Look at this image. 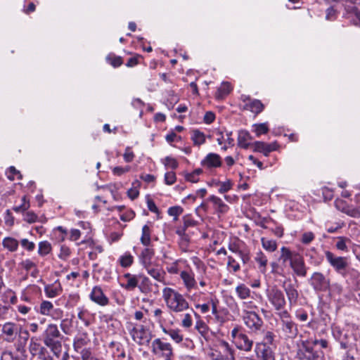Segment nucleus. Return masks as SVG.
<instances>
[{
    "instance_id": "1",
    "label": "nucleus",
    "mask_w": 360,
    "mask_h": 360,
    "mask_svg": "<svg viewBox=\"0 0 360 360\" xmlns=\"http://www.w3.org/2000/svg\"><path fill=\"white\" fill-rule=\"evenodd\" d=\"M41 336L44 344L50 348L54 354L58 356L62 349L63 335L59 331L58 326L53 323L49 324Z\"/></svg>"
},
{
    "instance_id": "2",
    "label": "nucleus",
    "mask_w": 360,
    "mask_h": 360,
    "mask_svg": "<svg viewBox=\"0 0 360 360\" xmlns=\"http://www.w3.org/2000/svg\"><path fill=\"white\" fill-rule=\"evenodd\" d=\"M326 258L330 265L335 269V271L346 278L349 275L352 278H358L360 276V274L354 270V269L347 270L348 266L347 259L344 257L335 256L333 252L330 251L325 252Z\"/></svg>"
},
{
    "instance_id": "3",
    "label": "nucleus",
    "mask_w": 360,
    "mask_h": 360,
    "mask_svg": "<svg viewBox=\"0 0 360 360\" xmlns=\"http://www.w3.org/2000/svg\"><path fill=\"white\" fill-rule=\"evenodd\" d=\"M163 298L167 306L175 312L183 311L188 308V302L182 295L172 288H165L162 291Z\"/></svg>"
},
{
    "instance_id": "4",
    "label": "nucleus",
    "mask_w": 360,
    "mask_h": 360,
    "mask_svg": "<svg viewBox=\"0 0 360 360\" xmlns=\"http://www.w3.org/2000/svg\"><path fill=\"white\" fill-rule=\"evenodd\" d=\"M266 295L269 302L276 311H281L285 309L286 300L283 292L280 290L277 285H274L269 287L266 290Z\"/></svg>"
},
{
    "instance_id": "5",
    "label": "nucleus",
    "mask_w": 360,
    "mask_h": 360,
    "mask_svg": "<svg viewBox=\"0 0 360 360\" xmlns=\"http://www.w3.org/2000/svg\"><path fill=\"white\" fill-rule=\"evenodd\" d=\"M299 354L301 359L304 360H324L325 358L323 352L316 349V347L311 344V340H309L302 342Z\"/></svg>"
},
{
    "instance_id": "6",
    "label": "nucleus",
    "mask_w": 360,
    "mask_h": 360,
    "mask_svg": "<svg viewBox=\"0 0 360 360\" xmlns=\"http://www.w3.org/2000/svg\"><path fill=\"white\" fill-rule=\"evenodd\" d=\"M231 338L237 348L240 350L249 352L252 349L253 342L243 331L241 327L236 326L231 330Z\"/></svg>"
},
{
    "instance_id": "7",
    "label": "nucleus",
    "mask_w": 360,
    "mask_h": 360,
    "mask_svg": "<svg viewBox=\"0 0 360 360\" xmlns=\"http://www.w3.org/2000/svg\"><path fill=\"white\" fill-rule=\"evenodd\" d=\"M308 282L315 292H320L330 290V278L326 277L321 272H314L310 278L308 280Z\"/></svg>"
},
{
    "instance_id": "8",
    "label": "nucleus",
    "mask_w": 360,
    "mask_h": 360,
    "mask_svg": "<svg viewBox=\"0 0 360 360\" xmlns=\"http://www.w3.org/2000/svg\"><path fill=\"white\" fill-rule=\"evenodd\" d=\"M243 319L251 332L259 333L263 330L264 321L255 311H245Z\"/></svg>"
},
{
    "instance_id": "9",
    "label": "nucleus",
    "mask_w": 360,
    "mask_h": 360,
    "mask_svg": "<svg viewBox=\"0 0 360 360\" xmlns=\"http://www.w3.org/2000/svg\"><path fill=\"white\" fill-rule=\"evenodd\" d=\"M0 327H1L2 338L7 342H13L16 339L18 333L22 328L21 326L11 321L0 325Z\"/></svg>"
},
{
    "instance_id": "10",
    "label": "nucleus",
    "mask_w": 360,
    "mask_h": 360,
    "mask_svg": "<svg viewBox=\"0 0 360 360\" xmlns=\"http://www.w3.org/2000/svg\"><path fill=\"white\" fill-rule=\"evenodd\" d=\"M132 339L139 345L148 344L152 338L150 332L143 325L134 327L130 330Z\"/></svg>"
},
{
    "instance_id": "11",
    "label": "nucleus",
    "mask_w": 360,
    "mask_h": 360,
    "mask_svg": "<svg viewBox=\"0 0 360 360\" xmlns=\"http://www.w3.org/2000/svg\"><path fill=\"white\" fill-rule=\"evenodd\" d=\"M152 352L156 355L161 354L163 356H172L173 355L171 345L161 341L160 338H157L153 341Z\"/></svg>"
},
{
    "instance_id": "12",
    "label": "nucleus",
    "mask_w": 360,
    "mask_h": 360,
    "mask_svg": "<svg viewBox=\"0 0 360 360\" xmlns=\"http://www.w3.org/2000/svg\"><path fill=\"white\" fill-rule=\"evenodd\" d=\"M221 349L222 351L212 353V360H235V350L227 342H221Z\"/></svg>"
},
{
    "instance_id": "13",
    "label": "nucleus",
    "mask_w": 360,
    "mask_h": 360,
    "mask_svg": "<svg viewBox=\"0 0 360 360\" xmlns=\"http://www.w3.org/2000/svg\"><path fill=\"white\" fill-rule=\"evenodd\" d=\"M257 357L260 360H275L272 347L264 343H257L255 349Z\"/></svg>"
},
{
    "instance_id": "14",
    "label": "nucleus",
    "mask_w": 360,
    "mask_h": 360,
    "mask_svg": "<svg viewBox=\"0 0 360 360\" xmlns=\"http://www.w3.org/2000/svg\"><path fill=\"white\" fill-rule=\"evenodd\" d=\"M252 148L254 152L263 153L265 156H268L272 151H275L278 148L276 141L267 143L263 141H255L252 143Z\"/></svg>"
},
{
    "instance_id": "15",
    "label": "nucleus",
    "mask_w": 360,
    "mask_h": 360,
    "mask_svg": "<svg viewBox=\"0 0 360 360\" xmlns=\"http://www.w3.org/2000/svg\"><path fill=\"white\" fill-rule=\"evenodd\" d=\"M290 266L297 276L301 277L307 276V267L305 265L302 256L300 254L295 255V258L290 262Z\"/></svg>"
},
{
    "instance_id": "16",
    "label": "nucleus",
    "mask_w": 360,
    "mask_h": 360,
    "mask_svg": "<svg viewBox=\"0 0 360 360\" xmlns=\"http://www.w3.org/2000/svg\"><path fill=\"white\" fill-rule=\"evenodd\" d=\"M17 335L18 340L15 343L14 347L18 353L22 355H25L26 352V345L30 338V333L27 330L22 328Z\"/></svg>"
},
{
    "instance_id": "17",
    "label": "nucleus",
    "mask_w": 360,
    "mask_h": 360,
    "mask_svg": "<svg viewBox=\"0 0 360 360\" xmlns=\"http://www.w3.org/2000/svg\"><path fill=\"white\" fill-rule=\"evenodd\" d=\"M281 330L285 338L294 339L298 334L297 325L292 321H287L280 323Z\"/></svg>"
},
{
    "instance_id": "18",
    "label": "nucleus",
    "mask_w": 360,
    "mask_h": 360,
    "mask_svg": "<svg viewBox=\"0 0 360 360\" xmlns=\"http://www.w3.org/2000/svg\"><path fill=\"white\" fill-rule=\"evenodd\" d=\"M200 165L207 169L219 167L222 165L221 158L217 153H208L201 161Z\"/></svg>"
},
{
    "instance_id": "19",
    "label": "nucleus",
    "mask_w": 360,
    "mask_h": 360,
    "mask_svg": "<svg viewBox=\"0 0 360 360\" xmlns=\"http://www.w3.org/2000/svg\"><path fill=\"white\" fill-rule=\"evenodd\" d=\"M91 301L100 306H106L109 304V299L105 296L101 287L95 286L90 294Z\"/></svg>"
},
{
    "instance_id": "20",
    "label": "nucleus",
    "mask_w": 360,
    "mask_h": 360,
    "mask_svg": "<svg viewBox=\"0 0 360 360\" xmlns=\"http://www.w3.org/2000/svg\"><path fill=\"white\" fill-rule=\"evenodd\" d=\"M283 288L286 293L289 304L290 306L295 304L297 302L299 293L295 285L292 283L286 285L285 282Z\"/></svg>"
},
{
    "instance_id": "21",
    "label": "nucleus",
    "mask_w": 360,
    "mask_h": 360,
    "mask_svg": "<svg viewBox=\"0 0 360 360\" xmlns=\"http://www.w3.org/2000/svg\"><path fill=\"white\" fill-rule=\"evenodd\" d=\"M154 255L155 252L152 248H146L142 250L139 256V260L143 267H148V265L152 264V259Z\"/></svg>"
},
{
    "instance_id": "22",
    "label": "nucleus",
    "mask_w": 360,
    "mask_h": 360,
    "mask_svg": "<svg viewBox=\"0 0 360 360\" xmlns=\"http://www.w3.org/2000/svg\"><path fill=\"white\" fill-rule=\"evenodd\" d=\"M180 276L184 281L186 288L188 290L196 287V281L194 278V274L192 272L182 271L180 274Z\"/></svg>"
},
{
    "instance_id": "23",
    "label": "nucleus",
    "mask_w": 360,
    "mask_h": 360,
    "mask_svg": "<svg viewBox=\"0 0 360 360\" xmlns=\"http://www.w3.org/2000/svg\"><path fill=\"white\" fill-rule=\"evenodd\" d=\"M252 139V137L248 131H240L238 136V146L243 148L245 149H247L249 147H252V143L248 142Z\"/></svg>"
},
{
    "instance_id": "24",
    "label": "nucleus",
    "mask_w": 360,
    "mask_h": 360,
    "mask_svg": "<svg viewBox=\"0 0 360 360\" xmlns=\"http://www.w3.org/2000/svg\"><path fill=\"white\" fill-rule=\"evenodd\" d=\"M148 274L159 282L164 283L165 276V272L161 268H153L151 265H148V267H144Z\"/></svg>"
},
{
    "instance_id": "25",
    "label": "nucleus",
    "mask_w": 360,
    "mask_h": 360,
    "mask_svg": "<svg viewBox=\"0 0 360 360\" xmlns=\"http://www.w3.org/2000/svg\"><path fill=\"white\" fill-rule=\"evenodd\" d=\"M299 253L296 252L291 251L288 248L282 247L281 248V255L279 257V260L283 262V264H285L288 261H290V263L295 258V255H297Z\"/></svg>"
},
{
    "instance_id": "26",
    "label": "nucleus",
    "mask_w": 360,
    "mask_h": 360,
    "mask_svg": "<svg viewBox=\"0 0 360 360\" xmlns=\"http://www.w3.org/2000/svg\"><path fill=\"white\" fill-rule=\"evenodd\" d=\"M250 102L246 104L247 107L253 113L258 115L262 112L264 108V104L261 102L260 100L258 99H250L248 98Z\"/></svg>"
},
{
    "instance_id": "27",
    "label": "nucleus",
    "mask_w": 360,
    "mask_h": 360,
    "mask_svg": "<svg viewBox=\"0 0 360 360\" xmlns=\"http://www.w3.org/2000/svg\"><path fill=\"white\" fill-rule=\"evenodd\" d=\"M124 277L127 278V282L124 285H122V286L124 287L126 290H133L138 286L139 281L136 275L127 273L124 275Z\"/></svg>"
},
{
    "instance_id": "28",
    "label": "nucleus",
    "mask_w": 360,
    "mask_h": 360,
    "mask_svg": "<svg viewBox=\"0 0 360 360\" xmlns=\"http://www.w3.org/2000/svg\"><path fill=\"white\" fill-rule=\"evenodd\" d=\"M208 200L217 206V210L218 212L224 213L229 209L228 206L219 197H217L215 195H211L210 196Z\"/></svg>"
},
{
    "instance_id": "29",
    "label": "nucleus",
    "mask_w": 360,
    "mask_h": 360,
    "mask_svg": "<svg viewBox=\"0 0 360 360\" xmlns=\"http://www.w3.org/2000/svg\"><path fill=\"white\" fill-rule=\"evenodd\" d=\"M231 91V86L229 82H223L221 86L217 89L216 98L219 100L223 99Z\"/></svg>"
},
{
    "instance_id": "30",
    "label": "nucleus",
    "mask_w": 360,
    "mask_h": 360,
    "mask_svg": "<svg viewBox=\"0 0 360 360\" xmlns=\"http://www.w3.org/2000/svg\"><path fill=\"white\" fill-rule=\"evenodd\" d=\"M3 246L11 252L17 250L18 242L16 239L11 237L5 238L2 242Z\"/></svg>"
},
{
    "instance_id": "31",
    "label": "nucleus",
    "mask_w": 360,
    "mask_h": 360,
    "mask_svg": "<svg viewBox=\"0 0 360 360\" xmlns=\"http://www.w3.org/2000/svg\"><path fill=\"white\" fill-rule=\"evenodd\" d=\"M150 234L151 231L150 227L146 224L142 227V235L141 237V242L145 246H148L150 244Z\"/></svg>"
},
{
    "instance_id": "32",
    "label": "nucleus",
    "mask_w": 360,
    "mask_h": 360,
    "mask_svg": "<svg viewBox=\"0 0 360 360\" xmlns=\"http://www.w3.org/2000/svg\"><path fill=\"white\" fill-rule=\"evenodd\" d=\"M52 246L51 244L47 241H41L39 243L38 253L40 256H46L51 252Z\"/></svg>"
},
{
    "instance_id": "33",
    "label": "nucleus",
    "mask_w": 360,
    "mask_h": 360,
    "mask_svg": "<svg viewBox=\"0 0 360 360\" xmlns=\"http://www.w3.org/2000/svg\"><path fill=\"white\" fill-rule=\"evenodd\" d=\"M191 139L193 140L194 145L196 146H200L205 142V136L204 133L198 129H195L193 131Z\"/></svg>"
},
{
    "instance_id": "34",
    "label": "nucleus",
    "mask_w": 360,
    "mask_h": 360,
    "mask_svg": "<svg viewBox=\"0 0 360 360\" xmlns=\"http://www.w3.org/2000/svg\"><path fill=\"white\" fill-rule=\"evenodd\" d=\"M61 288L55 286L53 284L46 285L44 288V292L48 297H55L60 294Z\"/></svg>"
},
{
    "instance_id": "35",
    "label": "nucleus",
    "mask_w": 360,
    "mask_h": 360,
    "mask_svg": "<svg viewBox=\"0 0 360 360\" xmlns=\"http://www.w3.org/2000/svg\"><path fill=\"white\" fill-rule=\"evenodd\" d=\"M236 293L241 300L247 299L250 295V290L245 284H240L236 288Z\"/></svg>"
},
{
    "instance_id": "36",
    "label": "nucleus",
    "mask_w": 360,
    "mask_h": 360,
    "mask_svg": "<svg viewBox=\"0 0 360 360\" xmlns=\"http://www.w3.org/2000/svg\"><path fill=\"white\" fill-rule=\"evenodd\" d=\"M252 127L254 128L253 131L257 137H259L262 134H267L269 131L267 123L254 124Z\"/></svg>"
},
{
    "instance_id": "37",
    "label": "nucleus",
    "mask_w": 360,
    "mask_h": 360,
    "mask_svg": "<svg viewBox=\"0 0 360 360\" xmlns=\"http://www.w3.org/2000/svg\"><path fill=\"white\" fill-rule=\"evenodd\" d=\"M162 330L165 333L168 334L171 338L176 343H179L183 340V335L180 333V330H167L166 328H163Z\"/></svg>"
},
{
    "instance_id": "38",
    "label": "nucleus",
    "mask_w": 360,
    "mask_h": 360,
    "mask_svg": "<svg viewBox=\"0 0 360 360\" xmlns=\"http://www.w3.org/2000/svg\"><path fill=\"white\" fill-rule=\"evenodd\" d=\"M262 247L269 252H274L277 248L276 241L274 240H270L265 238H262Z\"/></svg>"
},
{
    "instance_id": "39",
    "label": "nucleus",
    "mask_w": 360,
    "mask_h": 360,
    "mask_svg": "<svg viewBox=\"0 0 360 360\" xmlns=\"http://www.w3.org/2000/svg\"><path fill=\"white\" fill-rule=\"evenodd\" d=\"M134 262V257L129 252L120 257V264L124 268L129 267Z\"/></svg>"
},
{
    "instance_id": "40",
    "label": "nucleus",
    "mask_w": 360,
    "mask_h": 360,
    "mask_svg": "<svg viewBox=\"0 0 360 360\" xmlns=\"http://www.w3.org/2000/svg\"><path fill=\"white\" fill-rule=\"evenodd\" d=\"M106 60L114 68H118L123 63L122 58L121 56H116L114 54H109L106 57Z\"/></svg>"
},
{
    "instance_id": "41",
    "label": "nucleus",
    "mask_w": 360,
    "mask_h": 360,
    "mask_svg": "<svg viewBox=\"0 0 360 360\" xmlns=\"http://www.w3.org/2000/svg\"><path fill=\"white\" fill-rule=\"evenodd\" d=\"M82 360H101L93 354L90 348H84L80 352Z\"/></svg>"
},
{
    "instance_id": "42",
    "label": "nucleus",
    "mask_w": 360,
    "mask_h": 360,
    "mask_svg": "<svg viewBox=\"0 0 360 360\" xmlns=\"http://www.w3.org/2000/svg\"><path fill=\"white\" fill-rule=\"evenodd\" d=\"M216 186H219L218 189L219 193H224L231 189L232 183L230 180H227L224 182L217 181L216 182Z\"/></svg>"
},
{
    "instance_id": "43",
    "label": "nucleus",
    "mask_w": 360,
    "mask_h": 360,
    "mask_svg": "<svg viewBox=\"0 0 360 360\" xmlns=\"http://www.w3.org/2000/svg\"><path fill=\"white\" fill-rule=\"evenodd\" d=\"M255 260L257 263L260 264L261 271H265L266 266L267 264V259L266 257L264 255V253L262 252H258L255 257Z\"/></svg>"
},
{
    "instance_id": "44",
    "label": "nucleus",
    "mask_w": 360,
    "mask_h": 360,
    "mask_svg": "<svg viewBox=\"0 0 360 360\" xmlns=\"http://www.w3.org/2000/svg\"><path fill=\"white\" fill-rule=\"evenodd\" d=\"M86 345H87V341L84 338H79L75 339L74 342H73V347H74V349L77 352L80 354V352L82 351V349H84V348H83V347Z\"/></svg>"
},
{
    "instance_id": "45",
    "label": "nucleus",
    "mask_w": 360,
    "mask_h": 360,
    "mask_svg": "<svg viewBox=\"0 0 360 360\" xmlns=\"http://www.w3.org/2000/svg\"><path fill=\"white\" fill-rule=\"evenodd\" d=\"M347 215L352 217H360V207H347L344 208L342 210Z\"/></svg>"
},
{
    "instance_id": "46",
    "label": "nucleus",
    "mask_w": 360,
    "mask_h": 360,
    "mask_svg": "<svg viewBox=\"0 0 360 360\" xmlns=\"http://www.w3.org/2000/svg\"><path fill=\"white\" fill-rule=\"evenodd\" d=\"M53 308V304L49 301H43L40 305V313L43 315H49Z\"/></svg>"
},
{
    "instance_id": "47",
    "label": "nucleus",
    "mask_w": 360,
    "mask_h": 360,
    "mask_svg": "<svg viewBox=\"0 0 360 360\" xmlns=\"http://www.w3.org/2000/svg\"><path fill=\"white\" fill-rule=\"evenodd\" d=\"M184 209L180 206H174L168 209L167 213L169 216L174 217V220H178V217L182 214Z\"/></svg>"
},
{
    "instance_id": "48",
    "label": "nucleus",
    "mask_w": 360,
    "mask_h": 360,
    "mask_svg": "<svg viewBox=\"0 0 360 360\" xmlns=\"http://www.w3.org/2000/svg\"><path fill=\"white\" fill-rule=\"evenodd\" d=\"M162 163L166 167H170L172 169H176L179 166L177 160L170 156H167L164 160H162Z\"/></svg>"
},
{
    "instance_id": "49",
    "label": "nucleus",
    "mask_w": 360,
    "mask_h": 360,
    "mask_svg": "<svg viewBox=\"0 0 360 360\" xmlns=\"http://www.w3.org/2000/svg\"><path fill=\"white\" fill-rule=\"evenodd\" d=\"M1 359L3 360H23L18 355L14 354L11 351H4L2 352Z\"/></svg>"
},
{
    "instance_id": "50",
    "label": "nucleus",
    "mask_w": 360,
    "mask_h": 360,
    "mask_svg": "<svg viewBox=\"0 0 360 360\" xmlns=\"http://www.w3.org/2000/svg\"><path fill=\"white\" fill-rule=\"evenodd\" d=\"M227 266L231 268L233 273H236L240 269V264L232 256L228 257Z\"/></svg>"
},
{
    "instance_id": "51",
    "label": "nucleus",
    "mask_w": 360,
    "mask_h": 360,
    "mask_svg": "<svg viewBox=\"0 0 360 360\" xmlns=\"http://www.w3.org/2000/svg\"><path fill=\"white\" fill-rule=\"evenodd\" d=\"M41 347H40V344L37 342V339L34 337L31 338L29 345V349L31 354L34 355L38 350L40 351Z\"/></svg>"
},
{
    "instance_id": "52",
    "label": "nucleus",
    "mask_w": 360,
    "mask_h": 360,
    "mask_svg": "<svg viewBox=\"0 0 360 360\" xmlns=\"http://www.w3.org/2000/svg\"><path fill=\"white\" fill-rule=\"evenodd\" d=\"M345 8L347 13L354 14L360 19V11L356 6V4H345Z\"/></svg>"
},
{
    "instance_id": "53",
    "label": "nucleus",
    "mask_w": 360,
    "mask_h": 360,
    "mask_svg": "<svg viewBox=\"0 0 360 360\" xmlns=\"http://www.w3.org/2000/svg\"><path fill=\"white\" fill-rule=\"evenodd\" d=\"M184 228L194 227L198 225V221L192 219L190 215H186L183 217Z\"/></svg>"
},
{
    "instance_id": "54",
    "label": "nucleus",
    "mask_w": 360,
    "mask_h": 360,
    "mask_svg": "<svg viewBox=\"0 0 360 360\" xmlns=\"http://www.w3.org/2000/svg\"><path fill=\"white\" fill-rule=\"evenodd\" d=\"M278 311V312L277 313V315L279 317L280 323H283L284 321L285 322L287 321L292 320L291 316L287 310H285L283 309H282L281 311Z\"/></svg>"
},
{
    "instance_id": "55",
    "label": "nucleus",
    "mask_w": 360,
    "mask_h": 360,
    "mask_svg": "<svg viewBox=\"0 0 360 360\" xmlns=\"http://www.w3.org/2000/svg\"><path fill=\"white\" fill-rule=\"evenodd\" d=\"M16 174L18 175L19 179L22 178V175L20 174V172L18 171L13 166L10 167L6 172L7 177L11 181H13L15 179V175Z\"/></svg>"
},
{
    "instance_id": "56",
    "label": "nucleus",
    "mask_w": 360,
    "mask_h": 360,
    "mask_svg": "<svg viewBox=\"0 0 360 360\" xmlns=\"http://www.w3.org/2000/svg\"><path fill=\"white\" fill-rule=\"evenodd\" d=\"M314 238V234L312 232H305L302 235L301 241L303 244H309Z\"/></svg>"
},
{
    "instance_id": "57",
    "label": "nucleus",
    "mask_w": 360,
    "mask_h": 360,
    "mask_svg": "<svg viewBox=\"0 0 360 360\" xmlns=\"http://www.w3.org/2000/svg\"><path fill=\"white\" fill-rule=\"evenodd\" d=\"M349 240L348 238L345 237H339L338 241L337 242L335 246L336 248L342 251H347V246L346 245V241Z\"/></svg>"
},
{
    "instance_id": "58",
    "label": "nucleus",
    "mask_w": 360,
    "mask_h": 360,
    "mask_svg": "<svg viewBox=\"0 0 360 360\" xmlns=\"http://www.w3.org/2000/svg\"><path fill=\"white\" fill-rule=\"evenodd\" d=\"M176 174L174 172H169L165 174V182L167 185H172L176 181Z\"/></svg>"
},
{
    "instance_id": "59",
    "label": "nucleus",
    "mask_w": 360,
    "mask_h": 360,
    "mask_svg": "<svg viewBox=\"0 0 360 360\" xmlns=\"http://www.w3.org/2000/svg\"><path fill=\"white\" fill-rule=\"evenodd\" d=\"M60 326L65 334H69L71 326V321L68 319H63L61 321Z\"/></svg>"
},
{
    "instance_id": "60",
    "label": "nucleus",
    "mask_w": 360,
    "mask_h": 360,
    "mask_svg": "<svg viewBox=\"0 0 360 360\" xmlns=\"http://www.w3.org/2000/svg\"><path fill=\"white\" fill-rule=\"evenodd\" d=\"M24 220L30 224H32L37 220V216L33 212H27L24 215Z\"/></svg>"
},
{
    "instance_id": "61",
    "label": "nucleus",
    "mask_w": 360,
    "mask_h": 360,
    "mask_svg": "<svg viewBox=\"0 0 360 360\" xmlns=\"http://www.w3.org/2000/svg\"><path fill=\"white\" fill-rule=\"evenodd\" d=\"M274 339V333L271 331H267L264 335L263 342H261L260 343H264L267 345L271 346Z\"/></svg>"
},
{
    "instance_id": "62",
    "label": "nucleus",
    "mask_w": 360,
    "mask_h": 360,
    "mask_svg": "<svg viewBox=\"0 0 360 360\" xmlns=\"http://www.w3.org/2000/svg\"><path fill=\"white\" fill-rule=\"evenodd\" d=\"M195 328L198 330L200 333L204 335L207 333V326L205 322L202 321H198L195 324Z\"/></svg>"
},
{
    "instance_id": "63",
    "label": "nucleus",
    "mask_w": 360,
    "mask_h": 360,
    "mask_svg": "<svg viewBox=\"0 0 360 360\" xmlns=\"http://www.w3.org/2000/svg\"><path fill=\"white\" fill-rule=\"evenodd\" d=\"M39 359L41 360H52L53 358L48 354L47 349L45 347H41L39 352Z\"/></svg>"
},
{
    "instance_id": "64",
    "label": "nucleus",
    "mask_w": 360,
    "mask_h": 360,
    "mask_svg": "<svg viewBox=\"0 0 360 360\" xmlns=\"http://www.w3.org/2000/svg\"><path fill=\"white\" fill-rule=\"evenodd\" d=\"M134 217L135 212L133 210H129L120 215V219L123 221H129L134 219Z\"/></svg>"
}]
</instances>
